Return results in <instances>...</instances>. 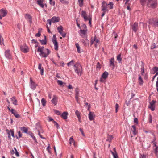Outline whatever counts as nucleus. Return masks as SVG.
Returning <instances> with one entry per match:
<instances>
[{"label": "nucleus", "mask_w": 158, "mask_h": 158, "mask_svg": "<svg viewBox=\"0 0 158 158\" xmlns=\"http://www.w3.org/2000/svg\"><path fill=\"white\" fill-rule=\"evenodd\" d=\"M37 51L38 52H40V56L44 58L47 57L51 52L49 49L45 48L44 47H39Z\"/></svg>", "instance_id": "nucleus-1"}, {"label": "nucleus", "mask_w": 158, "mask_h": 158, "mask_svg": "<svg viewBox=\"0 0 158 158\" xmlns=\"http://www.w3.org/2000/svg\"><path fill=\"white\" fill-rule=\"evenodd\" d=\"M113 3L110 2L107 4L105 1H103L102 3V11L108 12L109 9H112L113 8Z\"/></svg>", "instance_id": "nucleus-2"}, {"label": "nucleus", "mask_w": 158, "mask_h": 158, "mask_svg": "<svg viewBox=\"0 0 158 158\" xmlns=\"http://www.w3.org/2000/svg\"><path fill=\"white\" fill-rule=\"evenodd\" d=\"M81 16L84 18L85 21H89V23L90 25L91 24L92 16L90 15H88L85 11L82 10L81 12Z\"/></svg>", "instance_id": "nucleus-3"}, {"label": "nucleus", "mask_w": 158, "mask_h": 158, "mask_svg": "<svg viewBox=\"0 0 158 158\" xmlns=\"http://www.w3.org/2000/svg\"><path fill=\"white\" fill-rule=\"evenodd\" d=\"M74 69L75 73L79 75H81L82 73V68L80 64L78 63H76L74 65Z\"/></svg>", "instance_id": "nucleus-4"}, {"label": "nucleus", "mask_w": 158, "mask_h": 158, "mask_svg": "<svg viewBox=\"0 0 158 158\" xmlns=\"http://www.w3.org/2000/svg\"><path fill=\"white\" fill-rule=\"evenodd\" d=\"M157 5L156 0H147V6L152 8H156Z\"/></svg>", "instance_id": "nucleus-5"}, {"label": "nucleus", "mask_w": 158, "mask_h": 158, "mask_svg": "<svg viewBox=\"0 0 158 158\" xmlns=\"http://www.w3.org/2000/svg\"><path fill=\"white\" fill-rule=\"evenodd\" d=\"M91 44L92 45L94 44L96 48L97 47L99 44V40L97 39L96 36H95L94 38H92L90 41Z\"/></svg>", "instance_id": "nucleus-6"}, {"label": "nucleus", "mask_w": 158, "mask_h": 158, "mask_svg": "<svg viewBox=\"0 0 158 158\" xmlns=\"http://www.w3.org/2000/svg\"><path fill=\"white\" fill-rule=\"evenodd\" d=\"M20 49L22 52L24 53H27L29 51V48L25 44H24L20 46Z\"/></svg>", "instance_id": "nucleus-7"}, {"label": "nucleus", "mask_w": 158, "mask_h": 158, "mask_svg": "<svg viewBox=\"0 0 158 158\" xmlns=\"http://www.w3.org/2000/svg\"><path fill=\"white\" fill-rule=\"evenodd\" d=\"M7 11L4 9H1L0 10V19H2L3 17L5 16L7 14Z\"/></svg>", "instance_id": "nucleus-8"}, {"label": "nucleus", "mask_w": 158, "mask_h": 158, "mask_svg": "<svg viewBox=\"0 0 158 158\" xmlns=\"http://www.w3.org/2000/svg\"><path fill=\"white\" fill-rule=\"evenodd\" d=\"M30 86L32 89H35L37 86V85L32 80L31 77L30 78Z\"/></svg>", "instance_id": "nucleus-9"}, {"label": "nucleus", "mask_w": 158, "mask_h": 158, "mask_svg": "<svg viewBox=\"0 0 158 158\" xmlns=\"http://www.w3.org/2000/svg\"><path fill=\"white\" fill-rule=\"evenodd\" d=\"M156 102L155 101L153 100L150 102V105L148 106V108L152 111L155 109Z\"/></svg>", "instance_id": "nucleus-10"}, {"label": "nucleus", "mask_w": 158, "mask_h": 158, "mask_svg": "<svg viewBox=\"0 0 158 158\" xmlns=\"http://www.w3.org/2000/svg\"><path fill=\"white\" fill-rule=\"evenodd\" d=\"M37 4L42 8H44V6H45L46 7L47 6L46 4L44 3V0H37Z\"/></svg>", "instance_id": "nucleus-11"}, {"label": "nucleus", "mask_w": 158, "mask_h": 158, "mask_svg": "<svg viewBox=\"0 0 158 158\" xmlns=\"http://www.w3.org/2000/svg\"><path fill=\"white\" fill-rule=\"evenodd\" d=\"M131 130L132 131L133 135H131V137H132L133 136L136 135L137 133V131L136 130L135 126V125L132 126Z\"/></svg>", "instance_id": "nucleus-12"}, {"label": "nucleus", "mask_w": 158, "mask_h": 158, "mask_svg": "<svg viewBox=\"0 0 158 158\" xmlns=\"http://www.w3.org/2000/svg\"><path fill=\"white\" fill-rule=\"evenodd\" d=\"M5 56L7 58L10 59L12 58V56L9 50H6L5 52Z\"/></svg>", "instance_id": "nucleus-13"}, {"label": "nucleus", "mask_w": 158, "mask_h": 158, "mask_svg": "<svg viewBox=\"0 0 158 158\" xmlns=\"http://www.w3.org/2000/svg\"><path fill=\"white\" fill-rule=\"evenodd\" d=\"M52 42L53 43L54 46V49L56 50H58V43L56 40L54 39L52 40Z\"/></svg>", "instance_id": "nucleus-14"}, {"label": "nucleus", "mask_w": 158, "mask_h": 158, "mask_svg": "<svg viewBox=\"0 0 158 158\" xmlns=\"http://www.w3.org/2000/svg\"><path fill=\"white\" fill-rule=\"evenodd\" d=\"M88 116L89 119L91 121L93 120L94 119L95 116L94 113L92 112H89Z\"/></svg>", "instance_id": "nucleus-15"}, {"label": "nucleus", "mask_w": 158, "mask_h": 158, "mask_svg": "<svg viewBox=\"0 0 158 158\" xmlns=\"http://www.w3.org/2000/svg\"><path fill=\"white\" fill-rule=\"evenodd\" d=\"M132 30L135 32H136L138 30V23L136 22L134 24L132 25Z\"/></svg>", "instance_id": "nucleus-16"}, {"label": "nucleus", "mask_w": 158, "mask_h": 158, "mask_svg": "<svg viewBox=\"0 0 158 158\" xmlns=\"http://www.w3.org/2000/svg\"><path fill=\"white\" fill-rule=\"evenodd\" d=\"M51 19L52 20V23H54L59 22L60 20V19L58 17L53 16L51 18Z\"/></svg>", "instance_id": "nucleus-17"}, {"label": "nucleus", "mask_w": 158, "mask_h": 158, "mask_svg": "<svg viewBox=\"0 0 158 158\" xmlns=\"http://www.w3.org/2000/svg\"><path fill=\"white\" fill-rule=\"evenodd\" d=\"M25 17L28 21H29L30 23L32 22L31 17L29 14H25Z\"/></svg>", "instance_id": "nucleus-18"}, {"label": "nucleus", "mask_w": 158, "mask_h": 158, "mask_svg": "<svg viewBox=\"0 0 158 158\" xmlns=\"http://www.w3.org/2000/svg\"><path fill=\"white\" fill-rule=\"evenodd\" d=\"M158 71V67H154L152 69L151 71V74H154Z\"/></svg>", "instance_id": "nucleus-19"}, {"label": "nucleus", "mask_w": 158, "mask_h": 158, "mask_svg": "<svg viewBox=\"0 0 158 158\" xmlns=\"http://www.w3.org/2000/svg\"><path fill=\"white\" fill-rule=\"evenodd\" d=\"M57 98L55 95L53 96V98L52 100V103L55 105H56L57 103Z\"/></svg>", "instance_id": "nucleus-20"}, {"label": "nucleus", "mask_w": 158, "mask_h": 158, "mask_svg": "<svg viewBox=\"0 0 158 158\" xmlns=\"http://www.w3.org/2000/svg\"><path fill=\"white\" fill-rule=\"evenodd\" d=\"M110 66H112V68L114 69L115 67V65L114 64V58H111L110 61Z\"/></svg>", "instance_id": "nucleus-21"}, {"label": "nucleus", "mask_w": 158, "mask_h": 158, "mask_svg": "<svg viewBox=\"0 0 158 158\" xmlns=\"http://www.w3.org/2000/svg\"><path fill=\"white\" fill-rule=\"evenodd\" d=\"M68 113L67 112H64L61 115V117L64 119H66L67 118Z\"/></svg>", "instance_id": "nucleus-22"}, {"label": "nucleus", "mask_w": 158, "mask_h": 158, "mask_svg": "<svg viewBox=\"0 0 158 158\" xmlns=\"http://www.w3.org/2000/svg\"><path fill=\"white\" fill-rule=\"evenodd\" d=\"M114 152L111 151V153L113 156L114 158H118V157L116 153L115 149L114 148Z\"/></svg>", "instance_id": "nucleus-23"}, {"label": "nucleus", "mask_w": 158, "mask_h": 158, "mask_svg": "<svg viewBox=\"0 0 158 158\" xmlns=\"http://www.w3.org/2000/svg\"><path fill=\"white\" fill-rule=\"evenodd\" d=\"M69 144L70 145L73 144L75 147L76 146L75 142L72 137H71L69 139Z\"/></svg>", "instance_id": "nucleus-24"}, {"label": "nucleus", "mask_w": 158, "mask_h": 158, "mask_svg": "<svg viewBox=\"0 0 158 158\" xmlns=\"http://www.w3.org/2000/svg\"><path fill=\"white\" fill-rule=\"evenodd\" d=\"M38 69L40 70L41 75H43L44 73V68L43 67H42V65L41 64H39Z\"/></svg>", "instance_id": "nucleus-25"}, {"label": "nucleus", "mask_w": 158, "mask_h": 158, "mask_svg": "<svg viewBox=\"0 0 158 158\" xmlns=\"http://www.w3.org/2000/svg\"><path fill=\"white\" fill-rule=\"evenodd\" d=\"M10 99L12 101V103L13 104L15 105H17V101L15 97H13L11 98Z\"/></svg>", "instance_id": "nucleus-26"}, {"label": "nucleus", "mask_w": 158, "mask_h": 158, "mask_svg": "<svg viewBox=\"0 0 158 158\" xmlns=\"http://www.w3.org/2000/svg\"><path fill=\"white\" fill-rule=\"evenodd\" d=\"M108 75V73L107 72L105 71L103 73L102 76V77L104 79H105L107 77Z\"/></svg>", "instance_id": "nucleus-27"}, {"label": "nucleus", "mask_w": 158, "mask_h": 158, "mask_svg": "<svg viewBox=\"0 0 158 158\" xmlns=\"http://www.w3.org/2000/svg\"><path fill=\"white\" fill-rule=\"evenodd\" d=\"M78 4L81 7H82L84 5V0H78Z\"/></svg>", "instance_id": "nucleus-28"}, {"label": "nucleus", "mask_w": 158, "mask_h": 158, "mask_svg": "<svg viewBox=\"0 0 158 158\" xmlns=\"http://www.w3.org/2000/svg\"><path fill=\"white\" fill-rule=\"evenodd\" d=\"M138 80L139 84L140 85H142L143 83V81L142 78L139 75V78Z\"/></svg>", "instance_id": "nucleus-29"}, {"label": "nucleus", "mask_w": 158, "mask_h": 158, "mask_svg": "<svg viewBox=\"0 0 158 158\" xmlns=\"http://www.w3.org/2000/svg\"><path fill=\"white\" fill-rule=\"evenodd\" d=\"M113 138V137L112 135H108L106 141L110 142Z\"/></svg>", "instance_id": "nucleus-30"}, {"label": "nucleus", "mask_w": 158, "mask_h": 158, "mask_svg": "<svg viewBox=\"0 0 158 158\" xmlns=\"http://www.w3.org/2000/svg\"><path fill=\"white\" fill-rule=\"evenodd\" d=\"M75 45L77 48V52L78 53H81V52L80 51V47L79 46V44L78 43H76Z\"/></svg>", "instance_id": "nucleus-31"}, {"label": "nucleus", "mask_w": 158, "mask_h": 158, "mask_svg": "<svg viewBox=\"0 0 158 158\" xmlns=\"http://www.w3.org/2000/svg\"><path fill=\"white\" fill-rule=\"evenodd\" d=\"M20 129L22 131H23L25 133H27V132L28 129L25 127H21Z\"/></svg>", "instance_id": "nucleus-32"}, {"label": "nucleus", "mask_w": 158, "mask_h": 158, "mask_svg": "<svg viewBox=\"0 0 158 158\" xmlns=\"http://www.w3.org/2000/svg\"><path fill=\"white\" fill-rule=\"evenodd\" d=\"M41 102L43 106H45L46 102L44 98H43L41 99Z\"/></svg>", "instance_id": "nucleus-33"}, {"label": "nucleus", "mask_w": 158, "mask_h": 158, "mask_svg": "<svg viewBox=\"0 0 158 158\" xmlns=\"http://www.w3.org/2000/svg\"><path fill=\"white\" fill-rule=\"evenodd\" d=\"M121 54H120L118 55L117 57V60L119 61V62H120L122 60V58L121 57Z\"/></svg>", "instance_id": "nucleus-34"}, {"label": "nucleus", "mask_w": 158, "mask_h": 158, "mask_svg": "<svg viewBox=\"0 0 158 158\" xmlns=\"http://www.w3.org/2000/svg\"><path fill=\"white\" fill-rule=\"evenodd\" d=\"M6 131L7 132H10V135H11L13 137H14V132L12 130H10V131H9L8 130H6Z\"/></svg>", "instance_id": "nucleus-35"}, {"label": "nucleus", "mask_w": 158, "mask_h": 158, "mask_svg": "<svg viewBox=\"0 0 158 158\" xmlns=\"http://www.w3.org/2000/svg\"><path fill=\"white\" fill-rule=\"evenodd\" d=\"M79 89L76 88L75 89V96L78 97L79 96Z\"/></svg>", "instance_id": "nucleus-36"}, {"label": "nucleus", "mask_w": 158, "mask_h": 158, "mask_svg": "<svg viewBox=\"0 0 158 158\" xmlns=\"http://www.w3.org/2000/svg\"><path fill=\"white\" fill-rule=\"evenodd\" d=\"M57 30L59 33H60L61 31H63V27L61 26H60L57 27Z\"/></svg>", "instance_id": "nucleus-37"}, {"label": "nucleus", "mask_w": 158, "mask_h": 158, "mask_svg": "<svg viewBox=\"0 0 158 158\" xmlns=\"http://www.w3.org/2000/svg\"><path fill=\"white\" fill-rule=\"evenodd\" d=\"M30 136H31V137L32 139H33L35 142H37V140H36V139L35 138V136H34V134L33 133H31L30 134Z\"/></svg>", "instance_id": "nucleus-38"}, {"label": "nucleus", "mask_w": 158, "mask_h": 158, "mask_svg": "<svg viewBox=\"0 0 158 158\" xmlns=\"http://www.w3.org/2000/svg\"><path fill=\"white\" fill-rule=\"evenodd\" d=\"M119 106L118 104L117 103H116L115 106V112L116 113H117L118 111L119 110Z\"/></svg>", "instance_id": "nucleus-39"}, {"label": "nucleus", "mask_w": 158, "mask_h": 158, "mask_svg": "<svg viewBox=\"0 0 158 158\" xmlns=\"http://www.w3.org/2000/svg\"><path fill=\"white\" fill-rule=\"evenodd\" d=\"M153 24L155 26H158V19H155Z\"/></svg>", "instance_id": "nucleus-40"}, {"label": "nucleus", "mask_w": 158, "mask_h": 158, "mask_svg": "<svg viewBox=\"0 0 158 158\" xmlns=\"http://www.w3.org/2000/svg\"><path fill=\"white\" fill-rule=\"evenodd\" d=\"M75 114L77 117H81L80 113L77 110H76Z\"/></svg>", "instance_id": "nucleus-41"}, {"label": "nucleus", "mask_w": 158, "mask_h": 158, "mask_svg": "<svg viewBox=\"0 0 158 158\" xmlns=\"http://www.w3.org/2000/svg\"><path fill=\"white\" fill-rule=\"evenodd\" d=\"M87 30V29H85V30H81V34H83V35H85L86 33Z\"/></svg>", "instance_id": "nucleus-42"}, {"label": "nucleus", "mask_w": 158, "mask_h": 158, "mask_svg": "<svg viewBox=\"0 0 158 158\" xmlns=\"http://www.w3.org/2000/svg\"><path fill=\"white\" fill-rule=\"evenodd\" d=\"M54 112L55 113L58 115H60L61 113L60 111L56 110H53Z\"/></svg>", "instance_id": "nucleus-43"}, {"label": "nucleus", "mask_w": 158, "mask_h": 158, "mask_svg": "<svg viewBox=\"0 0 158 158\" xmlns=\"http://www.w3.org/2000/svg\"><path fill=\"white\" fill-rule=\"evenodd\" d=\"M60 2L62 4H68V2L66 0H60Z\"/></svg>", "instance_id": "nucleus-44"}, {"label": "nucleus", "mask_w": 158, "mask_h": 158, "mask_svg": "<svg viewBox=\"0 0 158 158\" xmlns=\"http://www.w3.org/2000/svg\"><path fill=\"white\" fill-rule=\"evenodd\" d=\"M155 153L157 156H158V148L157 147H156L155 149Z\"/></svg>", "instance_id": "nucleus-45"}, {"label": "nucleus", "mask_w": 158, "mask_h": 158, "mask_svg": "<svg viewBox=\"0 0 158 158\" xmlns=\"http://www.w3.org/2000/svg\"><path fill=\"white\" fill-rule=\"evenodd\" d=\"M40 41L42 44H46L47 43L46 41L45 40H40Z\"/></svg>", "instance_id": "nucleus-46"}, {"label": "nucleus", "mask_w": 158, "mask_h": 158, "mask_svg": "<svg viewBox=\"0 0 158 158\" xmlns=\"http://www.w3.org/2000/svg\"><path fill=\"white\" fill-rule=\"evenodd\" d=\"M14 149L15 150V153L17 157H19V152H18L16 149L14 148Z\"/></svg>", "instance_id": "nucleus-47"}, {"label": "nucleus", "mask_w": 158, "mask_h": 158, "mask_svg": "<svg viewBox=\"0 0 158 158\" xmlns=\"http://www.w3.org/2000/svg\"><path fill=\"white\" fill-rule=\"evenodd\" d=\"M57 82L58 84L60 86H61L63 84V82L61 80H58Z\"/></svg>", "instance_id": "nucleus-48"}, {"label": "nucleus", "mask_w": 158, "mask_h": 158, "mask_svg": "<svg viewBox=\"0 0 158 158\" xmlns=\"http://www.w3.org/2000/svg\"><path fill=\"white\" fill-rule=\"evenodd\" d=\"M40 29H39V31H38V32L35 35V36L36 37H39L40 36V35H41V34L40 33Z\"/></svg>", "instance_id": "nucleus-49"}, {"label": "nucleus", "mask_w": 158, "mask_h": 158, "mask_svg": "<svg viewBox=\"0 0 158 158\" xmlns=\"http://www.w3.org/2000/svg\"><path fill=\"white\" fill-rule=\"evenodd\" d=\"M49 1L50 4L53 6H54L55 4L54 1H53V0H49Z\"/></svg>", "instance_id": "nucleus-50"}, {"label": "nucleus", "mask_w": 158, "mask_h": 158, "mask_svg": "<svg viewBox=\"0 0 158 158\" xmlns=\"http://www.w3.org/2000/svg\"><path fill=\"white\" fill-rule=\"evenodd\" d=\"M53 123L54 124V126H56L57 128H58L59 125L58 123L56 122H55V121H53Z\"/></svg>", "instance_id": "nucleus-51"}, {"label": "nucleus", "mask_w": 158, "mask_h": 158, "mask_svg": "<svg viewBox=\"0 0 158 158\" xmlns=\"http://www.w3.org/2000/svg\"><path fill=\"white\" fill-rule=\"evenodd\" d=\"M147 0H140V2L141 4H142L143 5L145 4V2Z\"/></svg>", "instance_id": "nucleus-52"}, {"label": "nucleus", "mask_w": 158, "mask_h": 158, "mask_svg": "<svg viewBox=\"0 0 158 158\" xmlns=\"http://www.w3.org/2000/svg\"><path fill=\"white\" fill-rule=\"evenodd\" d=\"M152 116L150 114L149 115V122L150 123H151L152 122Z\"/></svg>", "instance_id": "nucleus-53"}, {"label": "nucleus", "mask_w": 158, "mask_h": 158, "mask_svg": "<svg viewBox=\"0 0 158 158\" xmlns=\"http://www.w3.org/2000/svg\"><path fill=\"white\" fill-rule=\"evenodd\" d=\"M13 114L17 118H19L20 117L19 114H17L16 111L15 112V114Z\"/></svg>", "instance_id": "nucleus-54"}, {"label": "nucleus", "mask_w": 158, "mask_h": 158, "mask_svg": "<svg viewBox=\"0 0 158 158\" xmlns=\"http://www.w3.org/2000/svg\"><path fill=\"white\" fill-rule=\"evenodd\" d=\"M74 61L73 60H72L71 61L67 63V65L69 66L70 65H72V64H73Z\"/></svg>", "instance_id": "nucleus-55"}, {"label": "nucleus", "mask_w": 158, "mask_h": 158, "mask_svg": "<svg viewBox=\"0 0 158 158\" xmlns=\"http://www.w3.org/2000/svg\"><path fill=\"white\" fill-rule=\"evenodd\" d=\"M47 23H49L50 25L51 26V23L52 22V20L51 19H48L47 20Z\"/></svg>", "instance_id": "nucleus-56"}, {"label": "nucleus", "mask_w": 158, "mask_h": 158, "mask_svg": "<svg viewBox=\"0 0 158 158\" xmlns=\"http://www.w3.org/2000/svg\"><path fill=\"white\" fill-rule=\"evenodd\" d=\"M38 135H39L40 137L42 138V139H45V138L44 137H43L41 134H40V132L39 131H38Z\"/></svg>", "instance_id": "nucleus-57"}, {"label": "nucleus", "mask_w": 158, "mask_h": 158, "mask_svg": "<svg viewBox=\"0 0 158 158\" xmlns=\"http://www.w3.org/2000/svg\"><path fill=\"white\" fill-rule=\"evenodd\" d=\"M11 154L12 155L14 154L15 153V149H12V150L10 151Z\"/></svg>", "instance_id": "nucleus-58"}, {"label": "nucleus", "mask_w": 158, "mask_h": 158, "mask_svg": "<svg viewBox=\"0 0 158 158\" xmlns=\"http://www.w3.org/2000/svg\"><path fill=\"white\" fill-rule=\"evenodd\" d=\"M79 96H75V97L76 101L78 103H79Z\"/></svg>", "instance_id": "nucleus-59"}, {"label": "nucleus", "mask_w": 158, "mask_h": 158, "mask_svg": "<svg viewBox=\"0 0 158 158\" xmlns=\"http://www.w3.org/2000/svg\"><path fill=\"white\" fill-rule=\"evenodd\" d=\"M144 73V68H141V74L143 75Z\"/></svg>", "instance_id": "nucleus-60"}, {"label": "nucleus", "mask_w": 158, "mask_h": 158, "mask_svg": "<svg viewBox=\"0 0 158 158\" xmlns=\"http://www.w3.org/2000/svg\"><path fill=\"white\" fill-rule=\"evenodd\" d=\"M115 36H118V35L115 32H114L112 34V37H114Z\"/></svg>", "instance_id": "nucleus-61"}, {"label": "nucleus", "mask_w": 158, "mask_h": 158, "mask_svg": "<svg viewBox=\"0 0 158 158\" xmlns=\"http://www.w3.org/2000/svg\"><path fill=\"white\" fill-rule=\"evenodd\" d=\"M146 156L144 154L141 155L140 156V158H146Z\"/></svg>", "instance_id": "nucleus-62"}, {"label": "nucleus", "mask_w": 158, "mask_h": 158, "mask_svg": "<svg viewBox=\"0 0 158 158\" xmlns=\"http://www.w3.org/2000/svg\"><path fill=\"white\" fill-rule=\"evenodd\" d=\"M134 122L135 123L137 124L138 123V119L136 118H135L134 119Z\"/></svg>", "instance_id": "nucleus-63"}, {"label": "nucleus", "mask_w": 158, "mask_h": 158, "mask_svg": "<svg viewBox=\"0 0 158 158\" xmlns=\"http://www.w3.org/2000/svg\"><path fill=\"white\" fill-rule=\"evenodd\" d=\"M68 89H73L72 86L71 85H69L68 86Z\"/></svg>", "instance_id": "nucleus-64"}]
</instances>
